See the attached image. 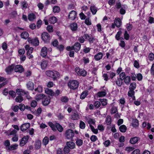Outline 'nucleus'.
<instances>
[{
	"mask_svg": "<svg viewBox=\"0 0 154 154\" xmlns=\"http://www.w3.org/2000/svg\"><path fill=\"white\" fill-rule=\"evenodd\" d=\"M48 124L49 125L51 128L52 130L54 131H56V129L55 128V124H54L52 122H49Z\"/></svg>",
	"mask_w": 154,
	"mask_h": 154,
	"instance_id": "44",
	"label": "nucleus"
},
{
	"mask_svg": "<svg viewBox=\"0 0 154 154\" xmlns=\"http://www.w3.org/2000/svg\"><path fill=\"white\" fill-rule=\"evenodd\" d=\"M26 86L27 88L29 90H32L34 88V84L31 81H29L27 82Z\"/></svg>",
	"mask_w": 154,
	"mask_h": 154,
	"instance_id": "16",
	"label": "nucleus"
},
{
	"mask_svg": "<svg viewBox=\"0 0 154 154\" xmlns=\"http://www.w3.org/2000/svg\"><path fill=\"white\" fill-rule=\"evenodd\" d=\"M41 38L42 40L45 42H47L50 39L49 35L46 32H44L42 34Z\"/></svg>",
	"mask_w": 154,
	"mask_h": 154,
	"instance_id": "6",
	"label": "nucleus"
},
{
	"mask_svg": "<svg viewBox=\"0 0 154 154\" xmlns=\"http://www.w3.org/2000/svg\"><path fill=\"white\" fill-rule=\"evenodd\" d=\"M28 139L29 137L28 136L23 137L21 140L20 144V146H24L27 143Z\"/></svg>",
	"mask_w": 154,
	"mask_h": 154,
	"instance_id": "10",
	"label": "nucleus"
},
{
	"mask_svg": "<svg viewBox=\"0 0 154 154\" xmlns=\"http://www.w3.org/2000/svg\"><path fill=\"white\" fill-rule=\"evenodd\" d=\"M57 18L55 17H52L49 18L48 21L50 23L54 24L57 21Z\"/></svg>",
	"mask_w": 154,
	"mask_h": 154,
	"instance_id": "24",
	"label": "nucleus"
},
{
	"mask_svg": "<svg viewBox=\"0 0 154 154\" xmlns=\"http://www.w3.org/2000/svg\"><path fill=\"white\" fill-rule=\"evenodd\" d=\"M42 87L40 85H38V87L35 89V91H37L39 93L42 92Z\"/></svg>",
	"mask_w": 154,
	"mask_h": 154,
	"instance_id": "50",
	"label": "nucleus"
},
{
	"mask_svg": "<svg viewBox=\"0 0 154 154\" xmlns=\"http://www.w3.org/2000/svg\"><path fill=\"white\" fill-rule=\"evenodd\" d=\"M85 123L82 121H81L79 124L80 128L82 129H84L85 128Z\"/></svg>",
	"mask_w": 154,
	"mask_h": 154,
	"instance_id": "52",
	"label": "nucleus"
},
{
	"mask_svg": "<svg viewBox=\"0 0 154 154\" xmlns=\"http://www.w3.org/2000/svg\"><path fill=\"white\" fill-rule=\"evenodd\" d=\"M42 103L44 106H46L48 105L50 102V97H47L46 96L44 97L42 100Z\"/></svg>",
	"mask_w": 154,
	"mask_h": 154,
	"instance_id": "8",
	"label": "nucleus"
},
{
	"mask_svg": "<svg viewBox=\"0 0 154 154\" xmlns=\"http://www.w3.org/2000/svg\"><path fill=\"white\" fill-rule=\"evenodd\" d=\"M70 118L72 120H77L79 119V116L77 112H75L71 115Z\"/></svg>",
	"mask_w": 154,
	"mask_h": 154,
	"instance_id": "15",
	"label": "nucleus"
},
{
	"mask_svg": "<svg viewBox=\"0 0 154 154\" xmlns=\"http://www.w3.org/2000/svg\"><path fill=\"white\" fill-rule=\"evenodd\" d=\"M46 75L54 79H56L59 75V74L57 72L55 71H47L46 72Z\"/></svg>",
	"mask_w": 154,
	"mask_h": 154,
	"instance_id": "4",
	"label": "nucleus"
},
{
	"mask_svg": "<svg viewBox=\"0 0 154 154\" xmlns=\"http://www.w3.org/2000/svg\"><path fill=\"white\" fill-rule=\"evenodd\" d=\"M138 138L137 137L132 138L130 140V142L132 144H134L138 141Z\"/></svg>",
	"mask_w": 154,
	"mask_h": 154,
	"instance_id": "28",
	"label": "nucleus"
},
{
	"mask_svg": "<svg viewBox=\"0 0 154 154\" xmlns=\"http://www.w3.org/2000/svg\"><path fill=\"white\" fill-rule=\"evenodd\" d=\"M29 36L28 33L26 32H23L21 34V37L23 39H26Z\"/></svg>",
	"mask_w": 154,
	"mask_h": 154,
	"instance_id": "26",
	"label": "nucleus"
},
{
	"mask_svg": "<svg viewBox=\"0 0 154 154\" xmlns=\"http://www.w3.org/2000/svg\"><path fill=\"white\" fill-rule=\"evenodd\" d=\"M19 108L22 111H23L25 109V106L24 104H20L19 105Z\"/></svg>",
	"mask_w": 154,
	"mask_h": 154,
	"instance_id": "64",
	"label": "nucleus"
},
{
	"mask_svg": "<svg viewBox=\"0 0 154 154\" xmlns=\"http://www.w3.org/2000/svg\"><path fill=\"white\" fill-rule=\"evenodd\" d=\"M119 77L120 79L122 80H123L125 78V74L124 72H122L119 75Z\"/></svg>",
	"mask_w": 154,
	"mask_h": 154,
	"instance_id": "56",
	"label": "nucleus"
},
{
	"mask_svg": "<svg viewBox=\"0 0 154 154\" xmlns=\"http://www.w3.org/2000/svg\"><path fill=\"white\" fill-rule=\"evenodd\" d=\"M45 95L43 94H37L35 96V99L37 101H38L41 99H43Z\"/></svg>",
	"mask_w": 154,
	"mask_h": 154,
	"instance_id": "23",
	"label": "nucleus"
},
{
	"mask_svg": "<svg viewBox=\"0 0 154 154\" xmlns=\"http://www.w3.org/2000/svg\"><path fill=\"white\" fill-rule=\"evenodd\" d=\"M64 136L66 139L72 140L74 137V132L71 129H69L66 131Z\"/></svg>",
	"mask_w": 154,
	"mask_h": 154,
	"instance_id": "3",
	"label": "nucleus"
},
{
	"mask_svg": "<svg viewBox=\"0 0 154 154\" xmlns=\"http://www.w3.org/2000/svg\"><path fill=\"white\" fill-rule=\"evenodd\" d=\"M14 70L16 72H22L24 70V69L22 66L21 65H17L15 66Z\"/></svg>",
	"mask_w": 154,
	"mask_h": 154,
	"instance_id": "12",
	"label": "nucleus"
},
{
	"mask_svg": "<svg viewBox=\"0 0 154 154\" xmlns=\"http://www.w3.org/2000/svg\"><path fill=\"white\" fill-rule=\"evenodd\" d=\"M99 100L101 103L102 105L103 106H105L107 104V102L106 99H100Z\"/></svg>",
	"mask_w": 154,
	"mask_h": 154,
	"instance_id": "57",
	"label": "nucleus"
},
{
	"mask_svg": "<svg viewBox=\"0 0 154 154\" xmlns=\"http://www.w3.org/2000/svg\"><path fill=\"white\" fill-rule=\"evenodd\" d=\"M90 139L92 141L94 142L97 140V138L95 135H93L91 136Z\"/></svg>",
	"mask_w": 154,
	"mask_h": 154,
	"instance_id": "61",
	"label": "nucleus"
},
{
	"mask_svg": "<svg viewBox=\"0 0 154 154\" xmlns=\"http://www.w3.org/2000/svg\"><path fill=\"white\" fill-rule=\"evenodd\" d=\"M88 122L90 127V126H93L92 125L95 124V121L94 119H90L88 120Z\"/></svg>",
	"mask_w": 154,
	"mask_h": 154,
	"instance_id": "47",
	"label": "nucleus"
},
{
	"mask_svg": "<svg viewBox=\"0 0 154 154\" xmlns=\"http://www.w3.org/2000/svg\"><path fill=\"white\" fill-rule=\"evenodd\" d=\"M30 126V124L29 123H26L22 125L20 127V129L22 131H26Z\"/></svg>",
	"mask_w": 154,
	"mask_h": 154,
	"instance_id": "11",
	"label": "nucleus"
},
{
	"mask_svg": "<svg viewBox=\"0 0 154 154\" xmlns=\"http://www.w3.org/2000/svg\"><path fill=\"white\" fill-rule=\"evenodd\" d=\"M48 65V62L46 60L43 61L41 63V66L43 69L46 68Z\"/></svg>",
	"mask_w": 154,
	"mask_h": 154,
	"instance_id": "36",
	"label": "nucleus"
},
{
	"mask_svg": "<svg viewBox=\"0 0 154 154\" xmlns=\"http://www.w3.org/2000/svg\"><path fill=\"white\" fill-rule=\"evenodd\" d=\"M101 105L100 103L98 101H96L94 104V106L96 108H99Z\"/></svg>",
	"mask_w": 154,
	"mask_h": 154,
	"instance_id": "63",
	"label": "nucleus"
},
{
	"mask_svg": "<svg viewBox=\"0 0 154 154\" xmlns=\"http://www.w3.org/2000/svg\"><path fill=\"white\" fill-rule=\"evenodd\" d=\"M68 85L69 88L75 90L78 87L79 83L76 80H70L68 83Z\"/></svg>",
	"mask_w": 154,
	"mask_h": 154,
	"instance_id": "2",
	"label": "nucleus"
},
{
	"mask_svg": "<svg viewBox=\"0 0 154 154\" xmlns=\"http://www.w3.org/2000/svg\"><path fill=\"white\" fill-rule=\"evenodd\" d=\"M106 122L107 125H110L111 123V119L110 116H107L106 119Z\"/></svg>",
	"mask_w": 154,
	"mask_h": 154,
	"instance_id": "41",
	"label": "nucleus"
},
{
	"mask_svg": "<svg viewBox=\"0 0 154 154\" xmlns=\"http://www.w3.org/2000/svg\"><path fill=\"white\" fill-rule=\"evenodd\" d=\"M82 60L84 64H87L88 63L90 62L89 58L87 57H83L82 58Z\"/></svg>",
	"mask_w": 154,
	"mask_h": 154,
	"instance_id": "38",
	"label": "nucleus"
},
{
	"mask_svg": "<svg viewBox=\"0 0 154 154\" xmlns=\"http://www.w3.org/2000/svg\"><path fill=\"white\" fill-rule=\"evenodd\" d=\"M75 70L79 76H85L87 75V72L85 70L80 69L79 67H76Z\"/></svg>",
	"mask_w": 154,
	"mask_h": 154,
	"instance_id": "5",
	"label": "nucleus"
},
{
	"mask_svg": "<svg viewBox=\"0 0 154 154\" xmlns=\"http://www.w3.org/2000/svg\"><path fill=\"white\" fill-rule=\"evenodd\" d=\"M124 79L125 80V82L126 85H128L131 82V79L130 76H126L125 78Z\"/></svg>",
	"mask_w": 154,
	"mask_h": 154,
	"instance_id": "32",
	"label": "nucleus"
},
{
	"mask_svg": "<svg viewBox=\"0 0 154 154\" xmlns=\"http://www.w3.org/2000/svg\"><path fill=\"white\" fill-rule=\"evenodd\" d=\"M14 68V66L13 65L8 66L6 69V71L7 72L9 73L12 71Z\"/></svg>",
	"mask_w": 154,
	"mask_h": 154,
	"instance_id": "45",
	"label": "nucleus"
},
{
	"mask_svg": "<svg viewBox=\"0 0 154 154\" xmlns=\"http://www.w3.org/2000/svg\"><path fill=\"white\" fill-rule=\"evenodd\" d=\"M114 23L116 26L117 27H119L122 25V22L119 18H116L114 20Z\"/></svg>",
	"mask_w": 154,
	"mask_h": 154,
	"instance_id": "13",
	"label": "nucleus"
},
{
	"mask_svg": "<svg viewBox=\"0 0 154 154\" xmlns=\"http://www.w3.org/2000/svg\"><path fill=\"white\" fill-rule=\"evenodd\" d=\"M119 129L121 132H125L126 131L127 127L125 125H122L120 126Z\"/></svg>",
	"mask_w": 154,
	"mask_h": 154,
	"instance_id": "40",
	"label": "nucleus"
},
{
	"mask_svg": "<svg viewBox=\"0 0 154 154\" xmlns=\"http://www.w3.org/2000/svg\"><path fill=\"white\" fill-rule=\"evenodd\" d=\"M17 132L15 129L13 130L12 131L11 130L8 131L7 132V134L8 136L11 135H16V134Z\"/></svg>",
	"mask_w": 154,
	"mask_h": 154,
	"instance_id": "30",
	"label": "nucleus"
},
{
	"mask_svg": "<svg viewBox=\"0 0 154 154\" xmlns=\"http://www.w3.org/2000/svg\"><path fill=\"white\" fill-rule=\"evenodd\" d=\"M87 94L86 92H83L80 95V98L82 99H84L87 96Z\"/></svg>",
	"mask_w": 154,
	"mask_h": 154,
	"instance_id": "58",
	"label": "nucleus"
},
{
	"mask_svg": "<svg viewBox=\"0 0 154 154\" xmlns=\"http://www.w3.org/2000/svg\"><path fill=\"white\" fill-rule=\"evenodd\" d=\"M135 93V92L134 90H129L128 92V95L131 97L132 98V99L133 100H135V97L134 96V94Z\"/></svg>",
	"mask_w": 154,
	"mask_h": 154,
	"instance_id": "20",
	"label": "nucleus"
},
{
	"mask_svg": "<svg viewBox=\"0 0 154 154\" xmlns=\"http://www.w3.org/2000/svg\"><path fill=\"white\" fill-rule=\"evenodd\" d=\"M106 91L104 90L103 91H100L97 93V95L99 97H102L105 96L106 94Z\"/></svg>",
	"mask_w": 154,
	"mask_h": 154,
	"instance_id": "29",
	"label": "nucleus"
},
{
	"mask_svg": "<svg viewBox=\"0 0 154 154\" xmlns=\"http://www.w3.org/2000/svg\"><path fill=\"white\" fill-rule=\"evenodd\" d=\"M45 93L51 96H54V92L51 89L46 88L45 90Z\"/></svg>",
	"mask_w": 154,
	"mask_h": 154,
	"instance_id": "19",
	"label": "nucleus"
},
{
	"mask_svg": "<svg viewBox=\"0 0 154 154\" xmlns=\"http://www.w3.org/2000/svg\"><path fill=\"white\" fill-rule=\"evenodd\" d=\"M116 73L114 72H112L109 73V77L112 80V82L114 83V81H113V78L116 76Z\"/></svg>",
	"mask_w": 154,
	"mask_h": 154,
	"instance_id": "51",
	"label": "nucleus"
},
{
	"mask_svg": "<svg viewBox=\"0 0 154 154\" xmlns=\"http://www.w3.org/2000/svg\"><path fill=\"white\" fill-rule=\"evenodd\" d=\"M49 141V138L47 137H45L42 140V144L46 146L48 143Z\"/></svg>",
	"mask_w": 154,
	"mask_h": 154,
	"instance_id": "34",
	"label": "nucleus"
},
{
	"mask_svg": "<svg viewBox=\"0 0 154 154\" xmlns=\"http://www.w3.org/2000/svg\"><path fill=\"white\" fill-rule=\"evenodd\" d=\"M17 94L20 95H24L25 94L28 93V92H26L25 91L21 89H18L16 91Z\"/></svg>",
	"mask_w": 154,
	"mask_h": 154,
	"instance_id": "18",
	"label": "nucleus"
},
{
	"mask_svg": "<svg viewBox=\"0 0 154 154\" xmlns=\"http://www.w3.org/2000/svg\"><path fill=\"white\" fill-rule=\"evenodd\" d=\"M28 19L30 21H33L35 19V16L33 13H30L28 15Z\"/></svg>",
	"mask_w": 154,
	"mask_h": 154,
	"instance_id": "25",
	"label": "nucleus"
},
{
	"mask_svg": "<svg viewBox=\"0 0 154 154\" xmlns=\"http://www.w3.org/2000/svg\"><path fill=\"white\" fill-rule=\"evenodd\" d=\"M91 129L92 131L95 134L98 133V131L97 129H95L93 126H90Z\"/></svg>",
	"mask_w": 154,
	"mask_h": 154,
	"instance_id": "62",
	"label": "nucleus"
},
{
	"mask_svg": "<svg viewBox=\"0 0 154 154\" xmlns=\"http://www.w3.org/2000/svg\"><path fill=\"white\" fill-rule=\"evenodd\" d=\"M77 16L76 12L74 10L71 11L68 15V18L71 20H74Z\"/></svg>",
	"mask_w": 154,
	"mask_h": 154,
	"instance_id": "7",
	"label": "nucleus"
},
{
	"mask_svg": "<svg viewBox=\"0 0 154 154\" xmlns=\"http://www.w3.org/2000/svg\"><path fill=\"white\" fill-rule=\"evenodd\" d=\"M148 57L150 60H153L154 59V54L152 53H150Z\"/></svg>",
	"mask_w": 154,
	"mask_h": 154,
	"instance_id": "60",
	"label": "nucleus"
},
{
	"mask_svg": "<svg viewBox=\"0 0 154 154\" xmlns=\"http://www.w3.org/2000/svg\"><path fill=\"white\" fill-rule=\"evenodd\" d=\"M90 10L91 11L93 14H95L97 11V8L94 6H92L90 7Z\"/></svg>",
	"mask_w": 154,
	"mask_h": 154,
	"instance_id": "39",
	"label": "nucleus"
},
{
	"mask_svg": "<svg viewBox=\"0 0 154 154\" xmlns=\"http://www.w3.org/2000/svg\"><path fill=\"white\" fill-rule=\"evenodd\" d=\"M117 111V109L116 107L113 106L110 110L111 113L114 114L116 113Z\"/></svg>",
	"mask_w": 154,
	"mask_h": 154,
	"instance_id": "53",
	"label": "nucleus"
},
{
	"mask_svg": "<svg viewBox=\"0 0 154 154\" xmlns=\"http://www.w3.org/2000/svg\"><path fill=\"white\" fill-rule=\"evenodd\" d=\"M71 29L73 31H75L77 29V24L76 23H74L71 24Z\"/></svg>",
	"mask_w": 154,
	"mask_h": 154,
	"instance_id": "31",
	"label": "nucleus"
},
{
	"mask_svg": "<svg viewBox=\"0 0 154 154\" xmlns=\"http://www.w3.org/2000/svg\"><path fill=\"white\" fill-rule=\"evenodd\" d=\"M81 45L78 42H76L73 46H72L73 49L75 52H78L80 49Z\"/></svg>",
	"mask_w": 154,
	"mask_h": 154,
	"instance_id": "9",
	"label": "nucleus"
},
{
	"mask_svg": "<svg viewBox=\"0 0 154 154\" xmlns=\"http://www.w3.org/2000/svg\"><path fill=\"white\" fill-rule=\"evenodd\" d=\"M55 128L60 132H62L63 130V128L59 123L56 122L55 123Z\"/></svg>",
	"mask_w": 154,
	"mask_h": 154,
	"instance_id": "17",
	"label": "nucleus"
},
{
	"mask_svg": "<svg viewBox=\"0 0 154 154\" xmlns=\"http://www.w3.org/2000/svg\"><path fill=\"white\" fill-rule=\"evenodd\" d=\"M136 86V83L134 82L131 83L129 87V90H134Z\"/></svg>",
	"mask_w": 154,
	"mask_h": 154,
	"instance_id": "37",
	"label": "nucleus"
},
{
	"mask_svg": "<svg viewBox=\"0 0 154 154\" xmlns=\"http://www.w3.org/2000/svg\"><path fill=\"white\" fill-rule=\"evenodd\" d=\"M121 31H119L117 32L115 36V38L116 40H119L120 39V36H121Z\"/></svg>",
	"mask_w": 154,
	"mask_h": 154,
	"instance_id": "49",
	"label": "nucleus"
},
{
	"mask_svg": "<svg viewBox=\"0 0 154 154\" xmlns=\"http://www.w3.org/2000/svg\"><path fill=\"white\" fill-rule=\"evenodd\" d=\"M124 37L125 39L126 40H128L129 39V35L128 33V32L126 31H125V32Z\"/></svg>",
	"mask_w": 154,
	"mask_h": 154,
	"instance_id": "59",
	"label": "nucleus"
},
{
	"mask_svg": "<svg viewBox=\"0 0 154 154\" xmlns=\"http://www.w3.org/2000/svg\"><path fill=\"white\" fill-rule=\"evenodd\" d=\"M47 52L48 50L47 48L45 47H44L42 49L41 55L43 57H44L47 55Z\"/></svg>",
	"mask_w": 154,
	"mask_h": 154,
	"instance_id": "14",
	"label": "nucleus"
},
{
	"mask_svg": "<svg viewBox=\"0 0 154 154\" xmlns=\"http://www.w3.org/2000/svg\"><path fill=\"white\" fill-rule=\"evenodd\" d=\"M138 121L137 119H133L132 121V125L134 127H136L138 125Z\"/></svg>",
	"mask_w": 154,
	"mask_h": 154,
	"instance_id": "42",
	"label": "nucleus"
},
{
	"mask_svg": "<svg viewBox=\"0 0 154 154\" xmlns=\"http://www.w3.org/2000/svg\"><path fill=\"white\" fill-rule=\"evenodd\" d=\"M62 102L64 103L67 102L69 100L68 98L66 96L62 97L61 99Z\"/></svg>",
	"mask_w": 154,
	"mask_h": 154,
	"instance_id": "54",
	"label": "nucleus"
},
{
	"mask_svg": "<svg viewBox=\"0 0 154 154\" xmlns=\"http://www.w3.org/2000/svg\"><path fill=\"white\" fill-rule=\"evenodd\" d=\"M18 146V145L17 144L11 145L8 147V149L11 151L17 149Z\"/></svg>",
	"mask_w": 154,
	"mask_h": 154,
	"instance_id": "33",
	"label": "nucleus"
},
{
	"mask_svg": "<svg viewBox=\"0 0 154 154\" xmlns=\"http://www.w3.org/2000/svg\"><path fill=\"white\" fill-rule=\"evenodd\" d=\"M47 29L49 32H52L53 31V27L51 25H48L47 26Z\"/></svg>",
	"mask_w": 154,
	"mask_h": 154,
	"instance_id": "55",
	"label": "nucleus"
},
{
	"mask_svg": "<svg viewBox=\"0 0 154 154\" xmlns=\"http://www.w3.org/2000/svg\"><path fill=\"white\" fill-rule=\"evenodd\" d=\"M122 80L118 78L117 80L116 81V85L119 87L121 86L122 84Z\"/></svg>",
	"mask_w": 154,
	"mask_h": 154,
	"instance_id": "43",
	"label": "nucleus"
},
{
	"mask_svg": "<svg viewBox=\"0 0 154 154\" xmlns=\"http://www.w3.org/2000/svg\"><path fill=\"white\" fill-rule=\"evenodd\" d=\"M32 41L31 44H32L34 46H37L39 45V41L37 38L32 39Z\"/></svg>",
	"mask_w": 154,
	"mask_h": 154,
	"instance_id": "27",
	"label": "nucleus"
},
{
	"mask_svg": "<svg viewBox=\"0 0 154 154\" xmlns=\"http://www.w3.org/2000/svg\"><path fill=\"white\" fill-rule=\"evenodd\" d=\"M53 11L54 13H58L60 11V8L58 6H55L53 8Z\"/></svg>",
	"mask_w": 154,
	"mask_h": 154,
	"instance_id": "46",
	"label": "nucleus"
},
{
	"mask_svg": "<svg viewBox=\"0 0 154 154\" xmlns=\"http://www.w3.org/2000/svg\"><path fill=\"white\" fill-rule=\"evenodd\" d=\"M75 143L72 141H67L66 143V145L63 149V151L65 154H68L70 151L71 149H75Z\"/></svg>",
	"mask_w": 154,
	"mask_h": 154,
	"instance_id": "1",
	"label": "nucleus"
},
{
	"mask_svg": "<svg viewBox=\"0 0 154 154\" xmlns=\"http://www.w3.org/2000/svg\"><path fill=\"white\" fill-rule=\"evenodd\" d=\"M103 54L102 53L99 52L97 54L94 56V59L97 60H100L103 57Z\"/></svg>",
	"mask_w": 154,
	"mask_h": 154,
	"instance_id": "22",
	"label": "nucleus"
},
{
	"mask_svg": "<svg viewBox=\"0 0 154 154\" xmlns=\"http://www.w3.org/2000/svg\"><path fill=\"white\" fill-rule=\"evenodd\" d=\"M41 142L39 140H37L35 143V148L36 149H39L41 147Z\"/></svg>",
	"mask_w": 154,
	"mask_h": 154,
	"instance_id": "21",
	"label": "nucleus"
},
{
	"mask_svg": "<svg viewBox=\"0 0 154 154\" xmlns=\"http://www.w3.org/2000/svg\"><path fill=\"white\" fill-rule=\"evenodd\" d=\"M15 100L17 102L21 103L23 100V99L22 96H18L16 97Z\"/></svg>",
	"mask_w": 154,
	"mask_h": 154,
	"instance_id": "48",
	"label": "nucleus"
},
{
	"mask_svg": "<svg viewBox=\"0 0 154 154\" xmlns=\"http://www.w3.org/2000/svg\"><path fill=\"white\" fill-rule=\"evenodd\" d=\"M75 143L77 146H81L83 143V140L79 138H77L76 139Z\"/></svg>",
	"mask_w": 154,
	"mask_h": 154,
	"instance_id": "35",
	"label": "nucleus"
}]
</instances>
